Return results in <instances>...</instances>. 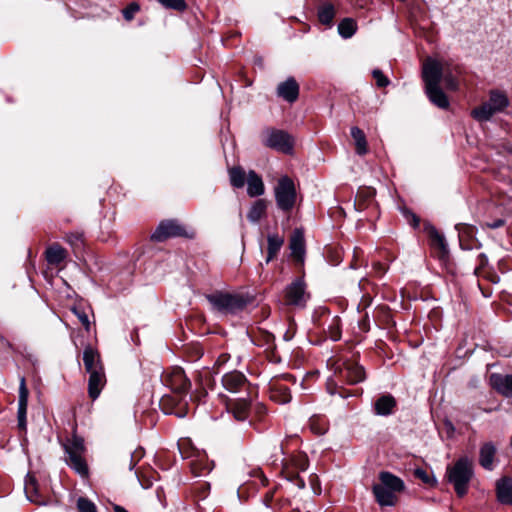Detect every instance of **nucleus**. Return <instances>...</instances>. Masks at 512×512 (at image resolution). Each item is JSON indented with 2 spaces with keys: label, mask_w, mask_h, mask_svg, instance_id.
Wrapping results in <instances>:
<instances>
[{
  "label": "nucleus",
  "mask_w": 512,
  "mask_h": 512,
  "mask_svg": "<svg viewBox=\"0 0 512 512\" xmlns=\"http://www.w3.org/2000/svg\"><path fill=\"white\" fill-rule=\"evenodd\" d=\"M378 479L379 482L372 486L376 502L381 507L395 506L398 502V494L405 489L404 481L388 471H381Z\"/></svg>",
  "instance_id": "1"
},
{
  "label": "nucleus",
  "mask_w": 512,
  "mask_h": 512,
  "mask_svg": "<svg viewBox=\"0 0 512 512\" xmlns=\"http://www.w3.org/2000/svg\"><path fill=\"white\" fill-rule=\"evenodd\" d=\"M473 475V463L468 457L459 458L452 466H448L446 470L447 480L453 485L459 497L467 493Z\"/></svg>",
  "instance_id": "2"
},
{
  "label": "nucleus",
  "mask_w": 512,
  "mask_h": 512,
  "mask_svg": "<svg viewBox=\"0 0 512 512\" xmlns=\"http://www.w3.org/2000/svg\"><path fill=\"white\" fill-rule=\"evenodd\" d=\"M66 453L65 462L81 477L88 476V466L84 458L86 447L82 437L74 434L63 444Z\"/></svg>",
  "instance_id": "3"
},
{
  "label": "nucleus",
  "mask_w": 512,
  "mask_h": 512,
  "mask_svg": "<svg viewBox=\"0 0 512 512\" xmlns=\"http://www.w3.org/2000/svg\"><path fill=\"white\" fill-rule=\"evenodd\" d=\"M510 105V101L505 92L500 90H491L489 99L480 106L471 111V116L479 121H489L495 114L503 112Z\"/></svg>",
  "instance_id": "4"
},
{
  "label": "nucleus",
  "mask_w": 512,
  "mask_h": 512,
  "mask_svg": "<svg viewBox=\"0 0 512 512\" xmlns=\"http://www.w3.org/2000/svg\"><path fill=\"white\" fill-rule=\"evenodd\" d=\"M206 298L215 311L223 314H235L243 310L247 304L242 296L224 292H215Z\"/></svg>",
  "instance_id": "5"
},
{
  "label": "nucleus",
  "mask_w": 512,
  "mask_h": 512,
  "mask_svg": "<svg viewBox=\"0 0 512 512\" xmlns=\"http://www.w3.org/2000/svg\"><path fill=\"white\" fill-rule=\"evenodd\" d=\"M275 199L279 209L288 212L293 209L296 202V189L294 182L288 176L278 180L275 187Z\"/></svg>",
  "instance_id": "6"
},
{
  "label": "nucleus",
  "mask_w": 512,
  "mask_h": 512,
  "mask_svg": "<svg viewBox=\"0 0 512 512\" xmlns=\"http://www.w3.org/2000/svg\"><path fill=\"white\" fill-rule=\"evenodd\" d=\"M282 463V474L285 478L295 483V485L299 489H303L305 487V481L299 477L298 472L306 471L308 468V459L304 454H298L293 456L289 461L285 459L281 460Z\"/></svg>",
  "instance_id": "7"
},
{
  "label": "nucleus",
  "mask_w": 512,
  "mask_h": 512,
  "mask_svg": "<svg viewBox=\"0 0 512 512\" xmlns=\"http://www.w3.org/2000/svg\"><path fill=\"white\" fill-rule=\"evenodd\" d=\"M262 143L264 146L282 153H291L293 150V138L283 130L267 129L263 133Z\"/></svg>",
  "instance_id": "8"
},
{
  "label": "nucleus",
  "mask_w": 512,
  "mask_h": 512,
  "mask_svg": "<svg viewBox=\"0 0 512 512\" xmlns=\"http://www.w3.org/2000/svg\"><path fill=\"white\" fill-rule=\"evenodd\" d=\"M179 236H186L185 227L177 220L170 219L160 222L151 238L154 241L162 242L168 238Z\"/></svg>",
  "instance_id": "9"
},
{
  "label": "nucleus",
  "mask_w": 512,
  "mask_h": 512,
  "mask_svg": "<svg viewBox=\"0 0 512 512\" xmlns=\"http://www.w3.org/2000/svg\"><path fill=\"white\" fill-rule=\"evenodd\" d=\"M286 302L289 305L304 307L309 298L306 284L302 278H297L285 290Z\"/></svg>",
  "instance_id": "10"
},
{
  "label": "nucleus",
  "mask_w": 512,
  "mask_h": 512,
  "mask_svg": "<svg viewBox=\"0 0 512 512\" xmlns=\"http://www.w3.org/2000/svg\"><path fill=\"white\" fill-rule=\"evenodd\" d=\"M292 378L287 375L283 378H274L268 384L270 399L279 404H286L291 401L290 388L284 383L285 379Z\"/></svg>",
  "instance_id": "11"
},
{
  "label": "nucleus",
  "mask_w": 512,
  "mask_h": 512,
  "mask_svg": "<svg viewBox=\"0 0 512 512\" xmlns=\"http://www.w3.org/2000/svg\"><path fill=\"white\" fill-rule=\"evenodd\" d=\"M444 73V67L437 60L428 58L422 69V77L426 87L440 85L442 80V74Z\"/></svg>",
  "instance_id": "12"
},
{
  "label": "nucleus",
  "mask_w": 512,
  "mask_h": 512,
  "mask_svg": "<svg viewBox=\"0 0 512 512\" xmlns=\"http://www.w3.org/2000/svg\"><path fill=\"white\" fill-rule=\"evenodd\" d=\"M425 229L435 256L443 262L446 261L449 257V250L445 237L434 226L429 225Z\"/></svg>",
  "instance_id": "13"
},
{
  "label": "nucleus",
  "mask_w": 512,
  "mask_h": 512,
  "mask_svg": "<svg viewBox=\"0 0 512 512\" xmlns=\"http://www.w3.org/2000/svg\"><path fill=\"white\" fill-rule=\"evenodd\" d=\"M339 377L349 384H357L366 378L364 368L358 363L347 361L337 368Z\"/></svg>",
  "instance_id": "14"
},
{
  "label": "nucleus",
  "mask_w": 512,
  "mask_h": 512,
  "mask_svg": "<svg viewBox=\"0 0 512 512\" xmlns=\"http://www.w3.org/2000/svg\"><path fill=\"white\" fill-rule=\"evenodd\" d=\"M222 385L231 393L248 391L250 388L246 376L239 371H231L224 374L222 377Z\"/></svg>",
  "instance_id": "15"
},
{
  "label": "nucleus",
  "mask_w": 512,
  "mask_h": 512,
  "mask_svg": "<svg viewBox=\"0 0 512 512\" xmlns=\"http://www.w3.org/2000/svg\"><path fill=\"white\" fill-rule=\"evenodd\" d=\"M163 381L177 394L186 392L190 387V381L184 371L179 367L173 368V370L164 377Z\"/></svg>",
  "instance_id": "16"
},
{
  "label": "nucleus",
  "mask_w": 512,
  "mask_h": 512,
  "mask_svg": "<svg viewBox=\"0 0 512 512\" xmlns=\"http://www.w3.org/2000/svg\"><path fill=\"white\" fill-rule=\"evenodd\" d=\"M28 397H29V391L26 386V380L24 377H21L20 383H19V399H18V411H17L18 427L21 430H26V426H27L26 415H27V407H28Z\"/></svg>",
  "instance_id": "17"
},
{
  "label": "nucleus",
  "mask_w": 512,
  "mask_h": 512,
  "mask_svg": "<svg viewBox=\"0 0 512 512\" xmlns=\"http://www.w3.org/2000/svg\"><path fill=\"white\" fill-rule=\"evenodd\" d=\"M83 363H84L85 370L88 374L94 373V371H96V372L104 371V368H103V365H102V362L100 359V354L98 353L97 350H95L91 346L85 347V349L83 351Z\"/></svg>",
  "instance_id": "18"
},
{
  "label": "nucleus",
  "mask_w": 512,
  "mask_h": 512,
  "mask_svg": "<svg viewBox=\"0 0 512 512\" xmlns=\"http://www.w3.org/2000/svg\"><path fill=\"white\" fill-rule=\"evenodd\" d=\"M277 94L287 102L292 103L298 98L299 85L294 78L290 77L278 85Z\"/></svg>",
  "instance_id": "19"
},
{
  "label": "nucleus",
  "mask_w": 512,
  "mask_h": 512,
  "mask_svg": "<svg viewBox=\"0 0 512 512\" xmlns=\"http://www.w3.org/2000/svg\"><path fill=\"white\" fill-rule=\"evenodd\" d=\"M491 386L505 397H512V375L494 373L490 376Z\"/></svg>",
  "instance_id": "20"
},
{
  "label": "nucleus",
  "mask_w": 512,
  "mask_h": 512,
  "mask_svg": "<svg viewBox=\"0 0 512 512\" xmlns=\"http://www.w3.org/2000/svg\"><path fill=\"white\" fill-rule=\"evenodd\" d=\"M496 446L492 442H486L480 447L479 464L488 471L494 469V460L496 457Z\"/></svg>",
  "instance_id": "21"
},
{
  "label": "nucleus",
  "mask_w": 512,
  "mask_h": 512,
  "mask_svg": "<svg viewBox=\"0 0 512 512\" xmlns=\"http://www.w3.org/2000/svg\"><path fill=\"white\" fill-rule=\"evenodd\" d=\"M105 383L106 377L104 371L89 373L88 394L92 400L99 397Z\"/></svg>",
  "instance_id": "22"
},
{
  "label": "nucleus",
  "mask_w": 512,
  "mask_h": 512,
  "mask_svg": "<svg viewBox=\"0 0 512 512\" xmlns=\"http://www.w3.org/2000/svg\"><path fill=\"white\" fill-rule=\"evenodd\" d=\"M395 406V398L390 394H385L375 401L374 411L377 415L387 416L393 413Z\"/></svg>",
  "instance_id": "23"
},
{
  "label": "nucleus",
  "mask_w": 512,
  "mask_h": 512,
  "mask_svg": "<svg viewBox=\"0 0 512 512\" xmlns=\"http://www.w3.org/2000/svg\"><path fill=\"white\" fill-rule=\"evenodd\" d=\"M497 499L502 504H512V479L504 477L497 482Z\"/></svg>",
  "instance_id": "24"
},
{
  "label": "nucleus",
  "mask_w": 512,
  "mask_h": 512,
  "mask_svg": "<svg viewBox=\"0 0 512 512\" xmlns=\"http://www.w3.org/2000/svg\"><path fill=\"white\" fill-rule=\"evenodd\" d=\"M426 94L429 100L441 109H447L449 107V100L446 94L440 88V85L426 87Z\"/></svg>",
  "instance_id": "25"
},
{
  "label": "nucleus",
  "mask_w": 512,
  "mask_h": 512,
  "mask_svg": "<svg viewBox=\"0 0 512 512\" xmlns=\"http://www.w3.org/2000/svg\"><path fill=\"white\" fill-rule=\"evenodd\" d=\"M228 409L237 421H244L249 416L250 401L242 398L228 405Z\"/></svg>",
  "instance_id": "26"
},
{
  "label": "nucleus",
  "mask_w": 512,
  "mask_h": 512,
  "mask_svg": "<svg viewBox=\"0 0 512 512\" xmlns=\"http://www.w3.org/2000/svg\"><path fill=\"white\" fill-rule=\"evenodd\" d=\"M264 193V184L261 177L253 170L249 171L247 177V194L250 197L261 196Z\"/></svg>",
  "instance_id": "27"
},
{
  "label": "nucleus",
  "mask_w": 512,
  "mask_h": 512,
  "mask_svg": "<svg viewBox=\"0 0 512 512\" xmlns=\"http://www.w3.org/2000/svg\"><path fill=\"white\" fill-rule=\"evenodd\" d=\"M290 249L292 256L296 259L301 260L305 253L304 235L299 229H296L290 239Z\"/></svg>",
  "instance_id": "28"
},
{
  "label": "nucleus",
  "mask_w": 512,
  "mask_h": 512,
  "mask_svg": "<svg viewBox=\"0 0 512 512\" xmlns=\"http://www.w3.org/2000/svg\"><path fill=\"white\" fill-rule=\"evenodd\" d=\"M45 255L50 265L57 266L66 259L67 251L62 246L55 243L46 249Z\"/></svg>",
  "instance_id": "29"
},
{
  "label": "nucleus",
  "mask_w": 512,
  "mask_h": 512,
  "mask_svg": "<svg viewBox=\"0 0 512 512\" xmlns=\"http://www.w3.org/2000/svg\"><path fill=\"white\" fill-rule=\"evenodd\" d=\"M458 69H452L450 66L444 67V73L442 74V80L444 82V85L446 89L455 91L459 87V81H458Z\"/></svg>",
  "instance_id": "30"
},
{
  "label": "nucleus",
  "mask_w": 512,
  "mask_h": 512,
  "mask_svg": "<svg viewBox=\"0 0 512 512\" xmlns=\"http://www.w3.org/2000/svg\"><path fill=\"white\" fill-rule=\"evenodd\" d=\"M266 209V201L264 199H258L253 203L252 207L250 208L247 214L248 220L252 223L258 222L265 214Z\"/></svg>",
  "instance_id": "31"
},
{
  "label": "nucleus",
  "mask_w": 512,
  "mask_h": 512,
  "mask_svg": "<svg viewBox=\"0 0 512 512\" xmlns=\"http://www.w3.org/2000/svg\"><path fill=\"white\" fill-rule=\"evenodd\" d=\"M268 255L266 258V263H269L271 260H273L279 250L281 249L284 239L280 237L277 234H272L268 236Z\"/></svg>",
  "instance_id": "32"
},
{
  "label": "nucleus",
  "mask_w": 512,
  "mask_h": 512,
  "mask_svg": "<svg viewBox=\"0 0 512 512\" xmlns=\"http://www.w3.org/2000/svg\"><path fill=\"white\" fill-rule=\"evenodd\" d=\"M351 136L355 142L356 152L359 155L367 153V141L364 132L358 127L351 128Z\"/></svg>",
  "instance_id": "33"
},
{
  "label": "nucleus",
  "mask_w": 512,
  "mask_h": 512,
  "mask_svg": "<svg viewBox=\"0 0 512 512\" xmlns=\"http://www.w3.org/2000/svg\"><path fill=\"white\" fill-rule=\"evenodd\" d=\"M178 396H163L160 400V406L165 414H176L178 417H183L185 414L181 411L174 410L178 405Z\"/></svg>",
  "instance_id": "34"
},
{
  "label": "nucleus",
  "mask_w": 512,
  "mask_h": 512,
  "mask_svg": "<svg viewBox=\"0 0 512 512\" xmlns=\"http://www.w3.org/2000/svg\"><path fill=\"white\" fill-rule=\"evenodd\" d=\"M335 17V8L331 3H323L318 9V19L323 25H331Z\"/></svg>",
  "instance_id": "35"
},
{
  "label": "nucleus",
  "mask_w": 512,
  "mask_h": 512,
  "mask_svg": "<svg viewBox=\"0 0 512 512\" xmlns=\"http://www.w3.org/2000/svg\"><path fill=\"white\" fill-rule=\"evenodd\" d=\"M357 29L356 22L352 18H344L338 24V32L344 39L351 38Z\"/></svg>",
  "instance_id": "36"
},
{
  "label": "nucleus",
  "mask_w": 512,
  "mask_h": 512,
  "mask_svg": "<svg viewBox=\"0 0 512 512\" xmlns=\"http://www.w3.org/2000/svg\"><path fill=\"white\" fill-rule=\"evenodd\" d=\"M231 185L235 188H242L245 185L246 175L242 168L233 167L229 171Z\"/></svg>",
  "instance_id": "37"
},
{
  "label": "nucleus",
  "mask_w": 512,
  "mask_h": 512,
  "mask_svg": "<svg viewBox=\"0 0 512 512\" xmlns=\"http://www.w3.org/2000/svg\"><path fill=\"white\" fill-rule=\"evenodd\" d=\"M375 189L370 187H364L358 190L357 192V205L360 210H363L365 208V203H362L361 200L367 201L371 200L375 196Z\"/></svg>",
  "instance_id": "38"
},
{
  "label": "nucleus",
  "mask_w": 512,
  "mask_h": 512,
  "mask_svg": "<svg viewBox=\"0 0 512 512\" xmlns=\"http://www.w3.org/2000/svg\"><path fill=\"white\" fill-rule=\"evenodd\" d=\"M329 337L333 341H338L341 338L340 320L334 317L328 326Z\"/></svg>",
  "instance_id": "39"
},
{
  "label": "nucleus",
  "mask_w": 512,
  "mask_h": 512,
  "mask_svg": "<svg viewBox=\"0 0 512 512\" xmlns=\"http://www.w3.org/2000/svg\"><path fill=\"white\" fill-rule=\"evenodd\" d=\"M25 493H26L27 499L30 502H34V503H37V504H44V502L40 501V499H39V495L36 492L34 481L31 480L30 482L26 483V485H25Z\"/></svg>",
  "instance_id": "40"
},
{
  "label": "nucleus",
  "mask_w": 512,
  "mask_h": 512,
  "mask_svg": "<svg viewBox=\"0 0 512 512\" xmlns=\"http://www.w3.org/2000/svg\"><path fill=\"white\" fill-rule=\"evenodd\" d=\"M162 6L168 9L184 11L187 7L185 0H157Z\"/></svg>",
  "instance_id": "41"
},
{
  "label": "nucleus",
  "mask_w": 512,
  "mask_h": 512,
  "mask_svg": "<svg viewBox=\"0 0 512 512\" xmlns=\"http://www.w3.org/2000/svg\"><path fill=\"white\" fill-rule=\"evenodd\" d=\"M77 508L79 512H97L95 504L84 497L77 500Z\"/></svg>",
  "instance_id": "42"
},
{
  "label": "nucleus",
  "mask_w": 512,
  "mask_h": 512,
  "mask_svg": "<svg viewBox=\"0 0 512 512\" xmlns=\"http://www.w3.org/2000/svg\"><path fill=\"white\" fill-rule=\"evenodd\" d=\"M65 240L74 248L80 249L83 245V235L81 233H69Z\"/></svg>",
  "instance_id": "43"
},
{
  "label": "nucleus",
  "mask_w": 512,
  "mask_h": 512,
  "mask_svg": "<svg viewBox=\"0 0 512 512\" xmlns=\"http://www.w3.org/2000/svg\"><path fill=\"white\" fill-rule=\"evenodd\" d=\"M414 475L416 478L420 479L425 484L432 485V484L436 483V480L433 477H431L430 474L426 470H424L422 468L415 469Z\"/></svg>",
  "instance_id": "44"
},
{
  "label": "nucleus",
  "mask_w": 512,
  "mask_h": 512,
  "mask_svg": "<svg viewBox=\"0 0 512 512\" xmlns=\"http://www.w3.org/2000/svg\"><path fill=\"white\" fill-rule=\"evenodd\" d=\"M372 76L376 80V84L378 87H386L390 83L389 79L379 69H374L372 71Z\"/></svg>",
  "instance_id": "45"
},
{
  "label": "nucleus",
  "mask_w": 512,
  "mask_h": 512,
  "mask_svg": "<svg viewBox=\"0 0 512 512\" xmlns=\"http://www.w3.org/2000/svg\"><path fill=\"white\" fill-rule=\"evenodd\" d=\"M140 9L139 5L135 2L129 4L124 10H123V16L127 21H130L133 19L136 12H138Z\"/></svg>",
  "instance_id": "46"
},
{
  "label": "nucleus",
  "mask_w": 512,
  "mask_h": 512,
  "mask_svg": "<svg viewBox=\"0 0 512 512\" xmlns=\"http://www.w3.org/2000/svg\"><path fill=\"white\" fill-rule=\"evenodd\" d=\"M317 419H311L310 421V427H311V430L315 433V434H318V435H322L326 432L327 428L325 425H318L317 423Z\"/></svg>",
  "instance_id": "47"
},
{
  "label": "nucleus",
  "mask_w": 512,
  "mask_h": 512,
  "mask_svg": "<svg viewBox=\"0 0 512 512\" xmlns=\"http://www.w3.org/2000/svg\"><path fill=\"white\" fill-rule=\"evenodd\" d=\"M75 314L77 315L79 321L81 324L85 327L87 331L90 329V322L87 314L85 312H79L77 310H74Z\"/></svg>",
  "instance_id": "48"
},
{
  "label": "nucleus",
  "mask_w": 512,
  "mask_h": 512,
  "mask_svg": "<svg viewBox=\"0 0 512 512\" xmlns=\"http://www.w3.org/2000/svg\"><path fill=\"white\" fill-rule=\"evenodd\" d=\"M229 359H230L229 354H227V353L220 354L215 362V367L217 369H220V367H222L224 364H226Z\"/></svg>",
  "instance_id": "49"
},
{
  "label": "nucleus",
  "mask_w": 512,
  "mask_h": 512,
  "mask_svg": "<svg viewBox=\"0 0 512 512\" xmlns=\"http://www.w3.org/2000/svg\"><path fill=\"white\" fill-rule=\"evenodd\" d=\"M373 269L377 275L382 276L386 272L387 267L380 262H375L373 263Z\"/></svg>",
  "instance_id": "50"
},
{
  "label": "nucleus",
  "mask_w": 512,
  "mask_h": 512,
  "mask_svg": "<svg viewBox=\"0 0 512 512\" xmlns=\"http://www.w3.org/2000/svg\"><path fill=\"white\" fill-rule=\"evenodd\" d=\"M505 224V221L503 219H496L492 222L486 223V226L491 229H497L502 227Z\"/></svg>",
  "instance_id": "51"
},
{
  "label": "nucleus",
  "mask_w": 512,
  "mask_h": 512,
  "mask_svg": "<svg viewBox=\"0 0 512 512\" xmlns=\"http://www.w3.org/2000/svg\"><path fill=\"white\" fill-rule=\"evenodd\" d=\"M480 263L481 265H485L488 261L487 256L483 253L479 255Z\"/></svg>",
  "instance_id": "52"
},
{
  "label": "nucleus",
  "mask_w": 512,
  "mask_h": 512,
  "mask_svg": "<svg viewBox=\"0 0 512 512\" xmlns=\"http://www.w3.org/2000/svg\"><path fill=\"white\" fill-rule=\"evenodd\" d=\"M412 219H413V226L417 227L419 225V222H420L419 218L416 215L413 214L412 215Z\"/></svg>",
  "instance_id": "53"
},
{
  "label": "nucleus",
  "mask_w": 512,
  "mask_h": 512,
  "mask_svg": "<svg viewBox=\"0 0 512 512\" xmlns=\"http://www.w3.org/2000/svg\"><path fill=\"white\" fill-rule=\"evenodd\" d=\"M114 511H115V512H128L124 507L119 506V505H116V506L114 507Z\"/></svg>",
  "instance_id": "54"
}]
</instances>
